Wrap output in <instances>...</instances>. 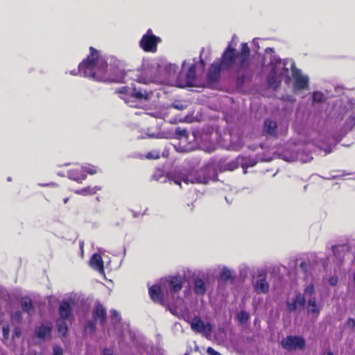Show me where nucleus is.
Segmentation results:
<instances>
[{"instance_id":"obj_1","label":"nucleus","mask_w":355,"mask_h":355,"mask_svg":"<svg viewBox=\"0 0 355 355\" xmlns=\"http://www.w3.org/2000/svg\"><path fill=\"white\" fill-rule=\"evenodd\" d=\"M263 60L265 64L268 62L266 67L270 71L268 82L270 87L277 88L282 78H285L286 81L290 80L289 69L291 68V62H294L292 60H282L275 54L272 48H267L265 50Z\"/></svg>"},{"instance_id":"obj_2","label":"nucleus","mask_w":355,"mask_h":355,"mask_svg":"<svg viewBox=\"0 0 355 355\" xmlns=\"http://www.w3.org/2000/svg\"><path fill=\"white\" fill-rule=\"evenodd\" d=\"M78 72L80 75L97 81H116L107 74V62L105 58L100 56L98 52L90 47V55L87 60L79 64Z\"/></svg>"},{"instance_id":"obj_3","label":"nucleus","mask_w":355,"mask_h":355,"mask_svg":"<svg viewBox=\"0 0 355 355\" xmlns=\"http://www.w3.org/2000/svg\"><path fill=\"white\" fill-rule=\"evenodd\" d=\"M131 78L135 83H132L130 87H121L119 88L116 92L121 94V98L124 100L125 103L130 107H135L136 105L132 98L139 102L147 101L150 99L153 92L146 86L141 85V84L147 85L148 81L146 78L138 73L132 74Z\"/></svg>"},{"instance_id":"obj_4","label":"nucleus","mask_w":355,"mask_h":355,"mask_svg":"<svg viewBox=\"0 0 355 355\" xmlns=\"http://www.w3.org/2000/svg\"><path fill=\"white\" fill-rule=\"evenodd\" d=\"M216 169L212 164H207L197 172H188L187 170H177L168 175V178L175 184L181 186L182 182L186 184L190 183L206 184L209 180L215 177Z\"/></svg>"},{"instance_id":"obj_5","label":"nucleus","mask_w":355,"mask_h":355,"mask_svg":"<svg viewBox=\"0 0 355 355\" xmlns=\"http://www.w3.org/2000/svg\"><path fill=\"white\" fill-rule=\"evenodd\" d=\"M234 40H237L235 35L233 36L232 42L229 44L223 53L220 62L223 69L236 71L239 73V78H240V76L243 78L245 74L250 71L251 69L240 58L239 53L232 46Z\"/></svg>"},{"instance_id":"obj_6","label":"nucleus","mask_w":355,"mask_h":355,"mask_svg":"<svg viewBox=\"0 0 355 355\" xmlns=\"http://www.w3.org/2000/svg\"><path fill=\"white\" fill-rule=\"evenodd\" d=\"M293 87L295 91L308 89L309 87V78L295 67V62H291Z\"/></svg>"},{"instance_id":"obj_7","label":"nucleus","mask_w":355,"mask_h":355,"mask_svg":"<svg viewBox=\"0 0 355 355\" xmlns=\"http://www.w3.org/2000/svg\"><path fill=\"white\" fill-rule=\"evenodd\" d=\"M161 42L159 37L155 36L151 29H148L139 42L140 47L146 52L155 53L157 44Z\"/></svg>"},{"instance_id":"obj_8","label":"nucleus","mask_w":355,"mask_h":355,"mask_svg":"<svg viewBox=\"0 0 355 355\" xmlns=\"http://www.w3.org/2000/svg\"><path fill=\"white\" fill-rule=\"evenodd\" d=\"M159 73L163 76L164 80L166 83L171 85V82L177 80L176 73L178 70V67L176 64L162 62L157 64Z\"/></svg>"},{"instance_id":"obj_9","label":"nucleus","mask_w":355,"mask_h":355,"mask_svg":"<svg viewBox=\"0 0 355 355\" xmlns=\"http://www.w3.org/2000/svg\"><path fill=\"white\" fill-rule=\"evenodd\" d=\"M171 85L178 87H193L196 85L195 65L191 64L184 77L178 76L177 80L171 82Z\"/></svg>"},{"instance_id":"obj_10","label":"nucleus","mask_w":355,"mask_h":355,"mask_svg":"<svg viewBox=\"0 0 355 355\" xmlns=\"http://www.w3.org/2000/svg\"><path fill=\"white\" fill-rule=\"evenodd\" d=\"M311 149L309 145H306L303 149L297 148V152L292 153L291 155H284L283 159L287 162L300 161L302 163H306L313 159L312 155L309 152Z\"/></svg>"},{"instance_id":"obj_11","label":"nucleus","mask_w":355,"mask_h":355,"mask_svg":"<svg viewBox=\"0 0 355 355\" xmlns=\"http://www.w3.org/2000/svg\"><path fill=\"white\" fill-rule=\"evenodd\" d=\"M189 323L191 329L196 332L200 333L207 338L211 336L212 326L209 322H205L199 317H195Z\"/></svg>"},{"instance_id":"obj_12","label":"nucleus","mask_w":355,"mask_h":355,"mask_svg":"<svg viewBox=\"0 0 355 355\" xmlns=\"http://www.w3.org/2000/svg\"><path fill=\"white\" fill-rule=\"evenodd\" d=\"M267 274L263 271L258 273L257 277L252 282L255 292L258 294H266L269 291L270 285L266 279Z\"/></svg>"},{"instance_id":"obj_13","label":"nucleus","mask_w":355,"mask_h":355,"mask_svg":"<svg viewBox=\"0 0 355 355\" xmlns=\"http://www.w3.org/2000/svg\"><path fill=\"white\" fill-rule=\"evenodd\" d=\"M281 344L284 349L292 351L297 349H303L305 346V340L300 336H290L284 338Z\"/></svg>"},{"instance_id":"obj_14","label":"nucleus","mask_w":355,"mask_h":355,"mask_svg":"<svg viewBox=\"0 0 355 355\" xmlns=\"http://www.w3.org/2000/svg\"><path fill=\"white\" fill-rule=\"evenodd\" d=\"M182 281L180 277H171L168 282L169 291L171 295V300L175 302V295L182 289ZM182 300L177 299L175 304L182 303Z\"/></svg>"},{"instance_id":"obj_15","label":"nucleus","mask_w":355,"mask_h":355,"mask_svg":"<svg viewBox=\"0 0 355 355\" xmlns=\"http://www.w3.org/2000/svg\"><path fill=\"white\" fill-rule=\"evenodd\" d=\"M322 306L318 303L315 297H311L308 298L306 310L309 315L315 320L317 319L320 315Z\"/></svg>"},{"instance_id":"obj_16","label":"nucleus","mask_w":355,"mask_h":355,"mask_svg":"<svg viewBox=\"0 0 355 355\" xmlns=\"http://www.w3.org/2000/svg\"><path fill=\"white\" fill-rule=\"evenodd\" d=\"M220 60H216L211 66L208 73L207 79L209 83L217 81L220 77V71L223 70Z\"/></svg>"},{"instance_id":"obj_17","label":"nucleus","mask_w":355,"mask_h":355,"mask_svg":"<svg viewBox=\"0 0 355 355\" xmlns=\"http://www.w3.org/2000/svg\"><path fill=\"white\" fill-rule=\"evenodd\" d=\"M305 297L299 293L296 295L292 300L287 302V309L289 311H296L298 309L303 307L305 304Z\"/></svg>"},{"instance_id":"obj_18","label":"nucleus","mask_w":355,"mask_h":355,"mask_svg":"<svg viewBox=\"0 0 355 355\" xmlns=\"http://www.w3.org/2000/svg\"><path fill=\"white\" fill-rule=\"evenodd\" d=\"M52 328L51 323L44 322L40 327H36L35 334L39 338H46L51 336Z\"/></svg>"},{"instance_id":"obj_19","label":"nucleus","mask_w":355,"mask_h":355,"mask_svg":"<svg viewBox=\"0 0 355 355\" xmlns=\"http://www.w3.org/2000/svg\"><path fill=\"white\" fill-rule=\"evenodd\" d=\"M59 314L60 318L66 320H70V318L73 316L71 306L68 302H61L59 306Z\"/></svg>"},{"instance_id":"obj_20","label":"nucleus","mask_w":355,"mask_h":355,"mask_svg":"<svg viewBox=\"0 0 355 355\" xmlns=\"http://www.w3.org/2000/svg\"><path fill=\"white\" fill-rule=\"evenodd\" d=\"M295 270L302 271L304 274H308L311 270V265L309 259L305 258H298L295 261Z\"/></svg>"},{"instance_id":"obj_21","label":"nucleus","mask_w":355,"mask_h":355,"mask_svg":"<svg viewBox=\"0 0 355 355\" xmlns=\"http://www.w3.org/2000/svg\"><path fill=\"white\" fill-rule=\"evenodd\" d=\"M332 250L336 258L340 261L345 255L349 252V246L347 244L336 245L332 248Z\"/></svg>"},{"instance_id":"obj_22","label":"nucleus","mask_w":355,"mask_h":355,"mask_svg":"<svg viewBox=\"0 0 355 355\" xmlns=\"http://www.w3.org/2000/svg\"><path fill=\"white\" fill-rule=\"evenodd\" d=\"M106 312L104 307L101 304H96L93 311V318L95 320H99L103 324L105 320Z\"/></svg>"},{"instance_id":"obj_23","label":"nucleus","mask_w":355,"mask_h":355,"mask_svg":"<svg viewBox=\"0 0 355 355\" xmlns=\"http://www.w3.org/2000/svg\"><path fill=\"white\" fill-rule=\"evenodd\" d=\"M91 266L101 273H104L103 261L102 257L98 254H94L90 261Z\"/></svg>"},{"instance_id":"obj_24","label":"nucleus","mask_w":355,"mask_h":355,"mask_svg":"<svg viewBox=\"0 0 355 355\" xmlns=\"http://www.w3.org/2000/svg\"><path fill=\"white\" fill-rule=\"evenodd\" d=\"M149 294L151 299L155 302L161 303L163 300V293L159 286L154 285L149 288Z\"/></svg>"},{"instance_id":"obj_25","label":"nucleus","mask_w":355,"mask_h":355,"mask_svg":"<svg viewBox=\"0 0 355 355\" xmlns=\"http://www.w3.org/2000/svg\"><path fill=\"white\" fill-rule=\"evenodd\" d=\"M239 55L243 60V62L250 67V49L247 43L241 44V53H239Z\"/></svg>"},{"instance_id":"obj_26","label":"nucleus","mask_w":355,"mask_h":355,"mask_svg":"<svg viewBox=\"0 0 355 355\" xmlns=\"http://www.w3.org/2000/svg\"><path fill=\"white\" fill-rule=\"evenodd\" d=\"M68 176L70 179L77 182H82L83 180L86 179V175L79 169L71 170L68 172Z\"/></svg>"},{"instance_id":"obj_27","label":"nucleus","mask_w":355,"mask_h":355,"mask_svg":"<svg viewBox=\"0 0 355 355\" xmlns=\"http://www.w3.org/2000/svg\"><path fill=\"white\" fill-rule=\"evenodd\" d=\"M277 123L270 119L265 121L264 132L270 135H276Z\"/></svg>"},{"instance_id":"obj_28","label":"nucleus","mask_w":355,"mask_h":355,"mask_svg":"<svg viewBox=\"0 0 355 355\" xmlns=\"http://www.w3.org/2000/svg\"><path fill=\"white\" fill-rule=\"evenodd\" d=\"M194 291L198 295H203L206 291V286L205 282L200 278L194 279Z\"/></svg>"},{"instance_id":"obj_29","label":"nucleus","mask_w":355,"mask_h":355,"mask_svg":"<svg viewBox=\"0 0 355 355\" xmlns=\"http://www.w3.org/2000/svg\"><path fill=\"white\" fill-rule=\"evenodd\" d=\"M101 189V188L98 186H95L94 187H88L83 189L76 190L75 191V193L79 195L87 196L95 194L97 191H100Z\"/></svg>"},{"instance_id":"obj_30","label":"nucleus","mask_w":355,"mask_h":355,"mask_svg":"<svg viewBox=\"0 0 355 355\" xmlns=\"http://www.w3.org/2000/svg\"><path fill=\"white\" fill-rule=\"evenodd\" d=\"M146 134L148 138L162 139L167 137L164 132L159 130V128H157L154 131L152 130V128H148Z\"/></svg>"},{"instance_id":"obj_31","label":"nucleus","mask_w":355,"mask_h":355,"mask_svg":"<svg viewBox=\"0 0 355 355\" xmlns=\"http://www.w3.org/2000/svg\"><path fill=\"white\" fill-rule=\"evenodd\" d=\"M57 327L59 334L65 336L68 331V324L66 319L58 318L57 320Z\"/></svg>"},{"instance_id":"obj_32","label":"nucleus","mask_w":355,"mask_h":355,"mask_svg":"<svg viewBox=\"0 0 355 355\" xmlns=\"http://www.w3.org/2000/svg\"><path fill=\"white\" fill-rule=\"evenodd\" d=\"M175 135L182 143L186 142L188 139V133L186 129L178 127L175 128Z\"/></svg>"},{"instance_id":"obj_33","label":"nucleus","mask_w":355,"mask_h":355,"mask_svg":"<svg viewBox=\"0 0 355 355\" xmlns=\"http://www.w3.org/2000/svg\"><path fill=\"white\" fill-rule=\"evenodd\" d=\"M257 160L254 158L246 157L243 158L241 160V166L244 169V173H247V168L249 167H252L256 165Z\"/></svg>"},{"instance_id":"obj_34","label":"nucleus","mask_w":355,"mask_h":355,"mask_svg":"<svg viewBox=\"0 0 355 355\" xmlns=\"http://www.w3.org/2000/svg\"><path fill=\"white\" fill-rule=\"evenodd\" d=\"M21 305L24 311L30 313L32 310V301L30 298L26 297L21 300Z\"/></svg>"},{"instance_id":"obj_35","label":"nucleus","mask_w":355,"mask_h":355,"mask_svg":"<svg viewBox=\"0 0 355 355\" xmlns=\"http://www.w3.org/2000/svg\"><path fill=\"white\" fill-rule=\"evenodd\" d=\"M220 278L224 281H228L233 279L232 270L226 267L223 266L220 272Z\"/></svg>"},{"instance_id":"obj_36","label":"nucleus","mask_w":355,"mask_h":355,"mask_svg":"<svg viewBox=\"0 0 355 355\" xmlns=\"http://www.w3.org/2000/svg\"><path fill=\"white\" fill-rule=\"evenodd\" d=\"M82 172L83 173H87L90 175H94L99 171L98 168L90 164H86L81 167Z\"/></svg>"},{"instance_id":"obj_37","label":"nucleus","mask_w":355,"mask_h":355,"mask_svg":"<svg viewBox=\"0 0 355 355\" xmlns=\"http://www.w3.org/2000/svg\"><path fill=\"white\" fill-rule=\"evenodd\" d=\"M21 321L22 316L20 311H16L11 315V322L12 324H19Z\"/></svg>"},{"instance_id":"obj_38","label":"nucleus","mask_w":355,"mask_h":355,"mask_svg":"<svg viewBox=\"0 0 355 355\" xmlns=\"http://www.w3.org/2000/svg\"><path fill=\"white\" fill-rule=\"evenodd\" d=\"M312 98L313 103H322L325 99L324 95L320 92H314Z\"/></svg>"},{"instance_id":"obj_39","label":"nucleus","mask_w":355,"mask_h":355,"mask_svg":"<svg viewBox=\"0 0 355 355\" xmlns=\"http://www.w3.org/2000/svg\"><path fill=\"white\" fill-rule=\"evenodd\" d=\"M315 293V289L312 284L308 285L304 289V295H303L305 297H315L313 294Z\"/></svg>"},{"instance_id":"obj_40","label":"nucleus","mask_w":355,"mask_h":355,"mask_svg":"<svg viewBox=\"0 0 355 355\" xmlns=\"http://www.w3.org/2000/svg\"><path fill=\"white\" fill-rule=\"evenodd\" d=\"M172 107L176 109V110H183L184 109H186L187 107V104L185 103H183L182 101H175L173 104H172Z\"/></svg>"},{"instance_id":"obj_41","label":"nucleus","mask_w":355,"mask_h":355,"mask_svg":"<svg viewBox=\"0 0 355 355\" xmlns=\"http://www.w3.org/2000/svg\"><path fill=\"white\" fill-rule=\"evenodd\" d=\"M146 158L148 159H157L159 158V153L157 150H153L146 155Z\"/></svg>"},{"instance_id":"obj_42","label":"nucleus","mask_w":355,"mask_h":355,"mask_svg":"<svg viewBox=\"0 0 355 355\" xmlns=\"http://www.w3.org/2000/svg\"><path fill=\"white\" fill-rule=\"evenodd\" d=\"M248 318L249 315L245 311H241L238 314V319L242 323L245 322L248 320Z\"/></svg>"},{"instance_id":"obj_43","label":"nucleus","mask_w":355,"mask_h":355,"mask_svg":"<svg viewBox=\"0 0 355 355\" xmlns=\"http://www.w3.org/2000/svg\"><path fill=\"white\" fill-rule=\"evenodd\" d=\"M85 331H88L89 332H93L95 329V324L93 321L89 320L87 322L85 326Z\"/></svg>"},{"instance_id":"obj_44","label":"nucleus","mask_w":355,"mask_h":355,"mask_svg":"<svg viewBox=\"0 0 355 355\" xmlns=\"http://www.w3.org/2000/svg\"><path fill=\"white\" fill-rule=\"evenodd\" d=\"M3 338L7 339L10 334V327L8 324H4L2 327Z\"/></svg>"},{"instance_id":"obj_45","label":"nucleus","mask_w":355,"mask_h":355,"mask_svg":"<svg viewBox=\"0 0 355 355\" xmlns=\"http://www.w3.org/2000/svg\"><path fill=\"white\" fill-rule=\"evenodd\" d=\"M53 355H63V350L60 346H53Z\"/></svg>"},{"instance_id":"obj_46","label":"nucleus","mask_w":355,"mask_h":355,"mask_svg":"<svg viewBox=\"0 0 355 355\" xmlns=\"http://www.w3.org/2000/svg\"><path fill=\"white\" fill-rule=\"evenodd\" d=\"M207 353L208 355H221L218 352L216 351L211 347L207 348Z\"/></svg>"},{"instance_id":"obj_47","label":"nucleus","mask_w":355,"mask_h":355,"mask_svg":"<svg viewBox=\"0 0 355 355\" xmlns=\"http://www.w3.org/2000/svg\"><path fill=\"white\" fill-rule=\"evenodd\" d=\"M111 316L112 320L118 321L119 320V313L116 310H112L111 311Z\"/></svg>"},{"instance_id":"obj_48","label":"nucleus","mask_w":355,"mask_h":355,"mask_svg":"<svg viewBox=\"0 0 355 355\" xmlns=\"http://www.w3.org/2000/svg\"><path fill=\"white\" fill-rule=\"evenodd\" d=\"M347 325L348 327H351L352 329L355 328V320L352 318H349L347 321Z\"/></svg>"},{"instance_id":"obj_49","label":"nucleus","mask_w":355,"mask_h":355,"mask_svg":"<svg viewBox=\"0 0 355 355\" xmlns=\"http://www.w3.org/2000/svg\"><path fill=\"white\" fill-rule=\"evenodd\" d=\"M283 99L284 101H289L291 103H293L295 101V98L293 96H288V95L284 96Z\"/></svg>"},{"instance_id":"obj_50","label":"nucleus","mask_w":355,"mask_h":355,"mask_svg":"<svg viewBox=\"0 0 355 355\" xmlns=\"http://www.w3.org/2000/svg\"><path fill=\"white\" fill-rule=\"evenodd\" d=\"M237 166H238L237 164L234 162L230 163V164H228V170L233 171L235 168H236Z\"/></svg>"},{"instance_id":"obj_51","label":"nucleus","mask_w":355,"mask_h":355,"mask_svg":"<svg viewBox=\"0 0 355 355\" xmlns=\"http://www.w3.org/2000/svg\"><path fill=\"white\" fill-rule=\"evenodd\" d=\"M13 335L16 337H19L21 335V330L18 327H15L13 331Z\"/></svg>"},{"instance_id":"obj_52","label":"nucleus","mask_w":355,"mask_h":355,"mask_svg":"<svg viewBox=\"0 0 355 355\" xmlns=\"http://www.w3.org/2000/svg\"><path fill=\"white\" fill-rule=\"evenodd\" d=\"M103 355H112V352L109 349H104L103 350Z\"/></svg>"},{"instance_id":"obj_53","label":"nucleus","mask_w":355,"mask_h":355,"mask_svg":"<svg viewBox=\"0 0 355 355\" xmlns=\"http://www.w3.org/2000/svg\"><path fill=\"white\" fill-rule=\"evenodd\" d=\"M331 285L334 286L337 283V279L335 277H331L329 280Z\"/></svg>"},{"instance_id":"obj_54","label":"nucleus","mask_w":355,"mask_h":355,"mask_svg":"<svg viewBox=\"0 0 355 355\" xmlns=\"http://www.w3.org/2000/svg\"><path fill=\"white\" fill-rule=\"evenodd\" d=\"M247 266L245 264H241L240 266H239V268H240V270H241V272H242V271L243 270L245 273H246V270H247Z\"/></svg>"},{"instance_id":"obj_55","label":"nucleus","mask_w":355,"mask_h":355,"mask_svg":"<svg viewBox=\"0 0 355 355\" xmlns=\"http://www.w3.org/2000/svg\"><path fill=\"white\" fill-rule=\"evenodd\" d=\"M232 145H233L232 148L236 149V148H237L238 147H239L241 145V141H238L237 143H234L233 142Z\"/></svg>"},{"instance_id":"obj_56","label":"nucleus","mask_w":355,"mask_h":355,"mask_svg":"<svg viewBox=\"0 0 355 355\" xmlns=\"http://www.w3.org/2000/svg\"><path fill=\"white\" fill-rule=\"evenodd\" d=\"M324 150L325 152V155L330 153L331 151V150L329 148H325V149H324Z\"/></svg>"},{"instance_id":"obj_57","label":"nucleus","mask_w":355,"mask_h":355,"mask_svg":"<svg viewBox=\"0 0 355 355\" xmlns=\"http://www.w3.org/2000/svg\"><path fill=\"white\" fill-rule=\"evenodd\" d=\"M253 44H254V46L259 47L257 40H253Z\"/></svg>"},{"instance_id":"obj_58","label":"nucleus","mask_w":355,"mask_h":355,"mask_svg":"<svg viewBox=\"0 0 355 355\" xmlns=\"http://www.w3.org/2000/svg\"><path fill=\"white\" fill-rule=\"evenodd\" d=\"M193 147H191V148H186L184 150L186 151V152H188V151H190L191 150H193Z\"/></svg>"},{"instance_id":"obj_59","label":"nucleus","mask_w":355,"mask_h":355,"mask_svg":"<svg viewBox=\"0 0 355 355\" xmlns=\"http://www.w3.org/2000/svg\"><path fill=\"white\" fill-rule=\"evenodd\" d=\"M171 312L173 313V314L174 315H178V311L176 309H174V310H171Z\"/></svg>"},{"instance_id":"obj_60","label":"nucleus","mask_w":355,"mask_h":355,"mask_svg":"<svg viewBox=\"0 0 355 355\" xmlns=\"http://www.w3.org/2000/svg\"><path fill=\"white\" fill-rule=\"evenodd\" d=\"M50 185H55V184H53V183H51V184H42V186H43V187H46V186H50Z\"/></svg>"},{"instance_id":"obj_61","label":"nucleus","mask_w":355,"mask_h":355,"mask_svg":"<svg viewBox=\"0 0 355 355\" xmlns=\"http://www.w3.org/2000/svg\"><path fill=\"white\" fill-rule=\"evenodd\" d=\"M68 200H69V198H64V199L63 200L64 203V204L67 203Z\"/></svg>"},{"instance_id":"obj_62","label":"nucleus","mask_w":355,"mask_h":355,"mask_svg":"<svg viewBox=\"0 0 355 355\" xmlns=\"http://www.w3.org/2000/svg\"><path fill=\"white\" fill-rule=\"evenodd\" d=\"M182 65V67L184 68L185 67V65H186V62L184 61Z\"/></svg>"},{"instance_id":"obj_63","label":"nucleus","mask_w":355,"mask_h":355,"mask_svg":"<svg viewBox=\"0 0 355 355\" xmlns=\"http://www.w3.org/2000/svg\"><path fill=\"white\" fill-rule=\"evenodd\" d=\"M326 355H333V353L331 352H329Z\"/></svg>"},{"instance_id":"obj_64","label":"nucleus","mask_w":355,"mask_h":355,"mask_svg":"<svg viewBox=\"0 0 355 355\" xmlns=\"http://www.w3.org/2000/svg\"><path fill=\"white\" fill-rule=\"evenodd\" d=\"M144 116H145L146 118V117H148V115H149V114H147V113H144Z\"/></svg>"}]
</instances>
